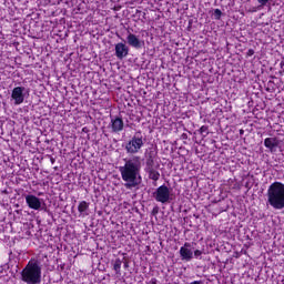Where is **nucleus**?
<instances>
[{
	"label": "nucleus",
	"instance_id": "423d86ee",
	"mask_svg": "<svg viewBox=\"0 0 284 284\" xmlns=\"http://www.w3.org/2000/svg\"><path fill=\"white\" fill-rule=\"evenodd\" d=\"M23 92H26L24 87L13 88V90L11 92V99H12L14 105H21V103H23V101H26V94Z\"/></svg>",
	"mask_w": 284,
	"mask_h": 284
},
{
	"label": "nucleus",
	"instance_id": "4be33fe9",
	"mask_svg": "<svg viewBox=\"0 0 284 284\" xmlns=\"http://www.w3.org/2000/svg\"><path fill=\"white\" fill-rule=\"evenodd\" d=\"M154 281H156V280H152V283H153V284H156V282H154Z\"/></svg>",
	"mask_w": 284,
	"mask_h": 284
},
{
	"label": "nucleus",
	"instance_id": "20e7f679",
	"mask_svg": "<svg viewBox=\"0 0 284 284\" xmlns=\"http://www.w3.org/2000/svg\"><path fill=\"white\" fill-rule=\"evenodd\" d=\"M145 145L143 133L136 132L125 144L126 154H139Z\"/></svg>",
	"mask_w": 284,
	"mask_h": 284
},
{
	"label": "nucleus",
	"instance_id": "ddd939ff",
	"mask_svg": "<svg viewBox=\"0 0 284 284\" xmlns=\"http://www.w3.org/2000/svg\"><path fill=\"white\" fill-rule=\"evenodd\" d=\"M88 210H90V203H88L87 201H82L79 203L78 212H80L82 216H88Z\"/></svg>",
	"mask_w": 284,
	"mask_h": 284
},
{
	"label": "nucleus",
	"instance_id": "6e6552de",
	"mask_svg": "<svg viewBox=\"0 0 284 284\" xmlns=\"http://www.w3.org/2000/svg\"><path fill=\"white\" fill-rule=\"evenodd\" d=\"M126 43L131 48H134L135 50H141L143 48V40L139 39L136 34L129 33L126 37Z\"/></svg>",
	"mask_w": 284,
	"mask_h": 284
},
{
	"label": "nucleus",
	"instance_id": "9d476101",
	"mask_svg": "<svg viewBox=\"0 0 284 284\" xmlns=\"http://www.w3.org/2000/svg\"><path fill=\"white\" fill-rule=\"evenodd\" d=\"M278 145H281V141L277 138H266L264 140V146L274 154L278 150Z\"/></svg>",
	"mask_w": 284,
	"mask_h": 284
},
{
	"label": "nucleus",
	"instance_id": "f03ea898",
	"mask_svg": "<svg viewBox=\"0 0 284 284\" xmlns=\"http://www.w3.org/2000/svg\"><path fill=\"white\" fill-rule=\"evenodd\" d=\"M266 204L273 210H284V184L273 182L266 191Z\"/></svg>",
	"mask_w": 284,
	"mask_h": 284
},
{
	"label": "nucleus",
	"instance_id": "5701e85b",
	"mask_svg": "<svg viewBox=\"0 0 284 284\" xmlns=\"http://www.w3.org/2000/svg\"><path fill=\"white\" fill-rule=\"evenodd\" d=\"M250 54H254V51H250Z\"/></svg>",
	"mask_w": 284,
	"mask_h": 284
},
{
	"label": "nucleus",
	"instance_id": "412c9836",
	"mask_svg": "<svg viewBox=\"0 0 284 284\" xmlns=\"http://www.w3.org/2000/svg\"><path fill=\"white\" fill-rule=\"evenodd\" d=\"M190 284H201L199 281L191 282Z\"/></svg>",
	"mask_w": 284,
	"mask_h": 284
},
{
	"label": "nucleus",
	"instance_id": "6ab92c4d",
	"mask_svg": "<svg viewBox=\"0 0 284 284\" xmlns=\"http://www.w3.org/2000/svg\"><path fill=\"white\" fill-rule=\"evenodd\" d=\"M201 256H203V251H201V250H195V251H194V257H195V258H201Z\"/></svg>",
	"mask_w": 284,
	"mask_h": 284
},
{
	"label": "nucleus",
	"instance_id": "4468645a",
	"mask_svg": "<svg viewBox=\"0 0 284 284\" xmlns=\"http://www.w3.org/2000/svg\"><path fill=\"white\" fill-rule=\"evenodd\" d=\"M146 172L149 173V179H151L152 181H159V179H161V173H159V171L154 169H150Z\"/></svg>",
	"mask_w": 284,
	"mask_h": 284
},
{
	"label": "nucleus",
	"instance_id": "1a4fd4ad",
	"mask_svg": "<svg viewBox=\"0 0 284 284\" xmlns=\"http://www.w3.org/2000/svg\"><path fill=\"white\" fill-rule=\"evenodd\" d=\"M128 54H130V48L125 43L119 42L115 44L116 59H120V60L125 59Z\"/></svg>",
	"mask_w": 284,
	"mask_h": 284
},
{
	"label": "nucleus",
	"instance_id": "f8f14e48",
	"mask_svg": "<svg viewBox=\"0 0 284 284\" xmlns=\"http://www.w3.org/2000/svg\"><path fill=\"white\" fill-rule=\"evenodd\" d=\"M112 132H121L123 130V120L115 118L111 120Z\"/></svg>",
	"mask_w": 284,
	"mask_h": 284
},
{
	"label": "nucleus",
	"instance_id": "a211bd4d",
	"mask_svg": "<svg viewBox=\"0 0 284 284\" xmlns=\"http://www.w3.org/2000/svg\"><path fill=\"white\" fill-rule=\"evenodd\" d=\"M200 134H202L203 136H206L209 134L207 132V125H202L200 128Z\"/></svg>",
	"mask_w": 284,
	"mask_h": 284
},
{
	"label": "nucleus",
	"instance_id": "f257e3e1",
	"mask_svg": "<svg viewBox=\"0 0 284 284\" xmlns=\"http://www.w3.org/2000/svg\"><path fill=\"white\" fill-rule=\"evenodd\" d=\"M141 156L139 155L125 159L124 165L119 168L126 190H133V187H139V185H141Z\"/></svg>",
	"mask_w": 284,
	"mask_h": 284
},
{
	"label": "nucleus",
	"instance_id": "aec40b11",
	"mask_svg": "<svg viewBox=\"0 0 284 284\" xmlns=\"http://www.w3.org/2000/svg\"><path fill=\"white\" fill-rule=\"evenodd\" d=\"M270 0H257V2L261 4V6H267V2Z\"/></svg>",
	"mask_w": 284,
	"mask_h": 284
},
{
	"label": "nucleus",
	"instance_id": "7ed1b4c3",
	"mask_svg": "<svg viewBox=\"0 0 284 284\" xmlns=\"http://www.w3.org/2000/svg\"><path fill=\"white\" fill-rule=\"evenodd\" d=\"M41 263L32 258L21 271V281L27 284H41Z\"/></svg>",
	"mask_w": 284,
	"mask_h": 284
},
{
	"label": "nucleus",
	"instance_id": "2eb2a0df",
	"mask_svg": "<svg viewBox=\"0 0 284 284\" xmlns=\"http://www.w3.org/2000/svg\"><path fill=\"white\" fill-rule=\"evenodd\" d=\"M121 265H122V262L120 258L115 260L114 264H113V268L114 271L116 272V274H120L121 272Z\"/></svg>",
	"mask_w": 284,
	"mask_h": 284
},
{
	"label": "nucleus",
	"instance_id": "39448f33",
	"mask_svg": "<svg viewBox=\"0 0 284 284\" xmlns=\"http://www.w3.org/2000/svg\"><path fill=\"white\" fill-rule=\"evenodd\" d=\"M153 199L158 203L165 205L174 199V194H172V189L168 187L166 185H161L153 193Z\"/></svg>",
	"mask_w": 284,
	"mask_h": 284
},
{
	"label": "nucleus",
	"instance_id": "0eeeda50",
	"mask_svg": "<svg viewBox=\"0 0 284 284\" xmlns=\"http://www.w3.org/2000/svg\"><path fill=\"white\" fill-rule=\"evenodd\" d=\"M180 256L182 261L190 262L194 258V252L192 251V244L185 242L182 247H180Z\"/></svg>",
	"mask_w": 284,
	"mask_h": 284
},
{
	"label": "nucleus",
	"instance_id": "9b49d317",
	"mask_svg": "<svg viewBox=\"0 0 284 284\" xmlns=\"http://www.w3.org/2000/svg\"><path fill=\"white\" fill-rule=\"evenodd\" d=\"M26 203L31 210H41V199L37 195H27Z\"/></svg>",
	"mask_w": 284,
	"mask_h": 284
},
{
	"label": "nucleus",
	"instance_id": "dca6fc26",
	"mask_svg": "<svg viewBox=\"0 0 284 284\" xmlns=\"http://www.w3.org/2000/svg\"><path fill=\"white\" fill-rule=\"evenodd\" d=\"M223 12L221 11V9H215L214 10V13H213V17L216 21H220L221 20V17H222Z\"/></svg>",
	"mask_w": 284,
	"mask_h": 284
},
{
	"label": "nucleus",
	"instance_id": "b1692460",
	"mask_svg": "<svg viewBox=\"0 0 284 284\" xmlns=\"http://www.w3.org/2000/svg\"><path fill=\"white\" fill-rule=\"evenodd\" d=\"M250 54H254V51H250Z\"/></svg>",
	"mask_w": 284,
	"mask_h": 284
},
{
	"label": "nucleus",
	"instance_id": "f3484780",
	"mask_svg": "<svg viewBox=\"0 0 284 284\" xmlns=\"http://www.w3.org/2000/svg\"><path fill=\"white\" fill-rule=\"evenodd\" d=\"M150 169L154 170V160H152V159H149L146 161V171H149Z\"/></svg>",
	"mask_w": 284,
	"mask_h": 284
}]
</instances>
